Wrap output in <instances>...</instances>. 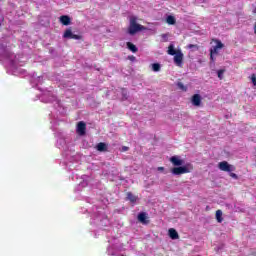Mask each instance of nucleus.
<instances>
[{
  "instance_id": "1",
  "label": "nucleus",
  "mask_w": 256,
  "mask_h": 256,
  "mask_svg": "<svg viewBox=\"0 0 256 256\" xmlns=\"http://www.w3.org/2000/svg\"><path fill=\"white\" fill-rule=\"evenodd\" d=\"M145 29V26L137 23V17L130 18V24L128 27L129 35H135L136 33H139V31H145Z\"/></svg>"
},
{
  "instance_id": "2",
  "label": "nucleus",
  "mask_w": 256,
  "mask_h": 256,
  "mask_svg": "<svg viewBox=\"0 0 256 256\" xmlns=\"http://www.w3.org/2000/svg\"><path fill=\"white\" fill-rule=\"evenodd\" d=\"M191 171H193V165L191 163L171 169L172 175H185V173H191Z\"/></svg>"
},
{
  "instance_id": "3",
  "label": "nucleus",
  "mask_w": 256,
  "mask_h": 256,
  "mask_svg": "<svg viewBox=\"0 0 256 256\" xmlns=\"http://www.w3.org/2000/svg\"><path fill=\"white\" fill-rule=\"evenodd\" d=\"M218 169H220V171H224L226 173H231V172L235 171L237 168L234 165L229 164V162H227V161H222V162L218 163Z\"/></svg>"
},
{
  "instance_id": "4",
  "label": "nucleus",
  "mask_w": 256,
  "mask_h": 256,
  "mask_svg": "<svg viewBox=\"0 0 256 256\" xmlns=\"http://www.w3.org/2000/svg\"><path fill=\"white\" fill-rule=\"evenodd\" d=\"M64 39H75L76 41H81L83 39L82 35L73 34V31H71V28H68L65 30L63 34Z\"/></svg>"
},
{
  "instance_id": "5",
  "label": "nucleus",
  "mask_w": 256,
  "mask_h": 256,
  "mask_svg": "<svg viewBox=\"0 0 256 256\" xmlns=\"http://www.w3.org/2000/svg\"><path fill=\"white\" fill-rule=\"evenodd\" d=\"M174 63L177 67H183V52L177 50V53L174 54Z\"/></svg>"
},
{
  "instance_id": "6",
  "label": "nucleus",
  "mask_w": 256,
  "mask_h": 256,
  "mask_svg": "<svg viewBox=\"0 0 256 256\" xmlns=\"http://www.w3.org/2000/svg\"><path fill=\"white\" fill-rule=\"evenodd\" d=\"M86 131H87V124L84 121L78 122L76 127V133H78L80 136H83L85 135Z\"/></svg>"
},
{
  "instance_id": "7",
  "label": "nucleus",
  "mask_w": 256,
  "mask_h": 256,
  "mask_svg": "<svg viewBox=\"0 0 256 256\" xmlns=\"http://www.w3.org/2000/svg\"><path fill=\"white\" fill-rule=\"evenodd\" d=\"M215 42H216V46H213L210 49V53L212 55H219V49H223V47H225V45L222 44L220 40H215Z\"/></svg>"
},
{
  "instance_id": "8",
  "label": "nucleus",
  "mask_w": 256,
  "mask_h": 256,
  "mask_svg": "<svg viewBox=\"0 0 256 256\" xmlns=\"http://www.w3.org/2000/svg\"><path fill=\"white\" fill-rule=\"evenodd\" d=\"M170 162L172 165H174V167H181V165L185 163V161H183V159H181L179 156H172L170 158Z\"/></svg>"
},
{
  "instance_id": "9",
  "label": "nucleus",
  "mask_w": 256,
  "mask_h": 256,
  "mask_svg": "<svg viewBox=\"0 0 256 256\" xmlns=\"http://www.w3.org/2000/svg\"><path fill=\"white\" fill-rule=\"evenodd\" d=\"M191 103H192V105H194V107H200L201 106V95L194 94L192 96Z\"/></svg>"
},
{
  "instance_id": "10",
  "label": "nucleus",
  "mask_w": 256,
  "mask_h": 256,
  "mask_svg": "<svg viewBox=\"0 0 256 256\" xmlns=\"http://www.w3.org/2000/svg\"><path fill=\"white\" fill-rule=\"evenodd\" d=\"M138 221L142 223L143 225H147L149 223V220H147V213L142 212L138 214Z\"/></svg>"
},
{
  "instance_id": "11",
  "label": "nucleus",
  "mask_w": 256,
  "mask_h": 256,
  "mask_svg": "<svg viewBox=\"0 0 256 256\" xmlns=\"http://www.w3.org/2000/svg\"><path fill=\"white\" fill-rule=\"evenodd\" d=\"M60 23L65 26L71 25V17H69L68 15L60 16Z\"/></svg>"
},
{
  "instance_id": "12",
  "label": "nucleus",
  "mask_w": 256,
  "mask_h": 256,
  "mask_svg": "<svg viewBox=\"0 0 256 256\" xmlns=\"http://www.w3.org/2000/svg\"><path fill=\"white\" fill-rule=\"evenodd\" d=\"M168 235H169L170 239H173V240L179 239V233L174 228H170L168 230Z\"/></svg>"
},
{
  "instance_id": "13",
  "label": "nucleus",
  "mask_w": 256,
  "mask_h": 256,
  "mask_svg": "<svg viewBox=\"0 0 256 256\" xmlns=\"http://www.w3.org/2000/svg\"><path fill=\"white\" fill-rule=\"evenodd\" d=\"M126 199L127 201H130V203H137V199L139 198L135 196L132 192H127Z\"/></svg>"
},
{
  "instance_id": "14",
  "label": "nucleus",
  "mask_w": 256,
  "mask_h": 256,
  "mask_svg": "<svg viewBox=\"0 0 256 256\" xmlns=\"http://www.w3.org/2000/svg\"><path fill=\"white\" fill-rule=\"evenodd\" d=\"M126 45L129 51H132V53H137V51H139V49H137V46H135V44L131 42H127Z\"/></svg>"
},
{
  "instance_id": "15",
  "label": "nucleus",
  "mask_w": 256,
  "mask_h": 256,
  "mask_svg": "<svg viewBox=\"0 0 256 256\" xmlns=\"http://www.w3.org/2000/svg\"><path fill=\"white\" fill-rule=\"evenodd\" d=\"M96 149L97 151H100V152L107 151V144L100 142L97 144Z\"/></svg>"
},
{
  "instance_id": "16",
  "label": "nucleus",
  "mask_w": 256,
  "mask_h": 256,
  "mask_svg": "<svg viewBox=\"0 0 256 256\" xmlns=\"http://www.w3.org/2000/svg\"><path fill=\"white\" fill-rule=\"evenodd\" d=\"M216 220L218 221V223H223V211H216Z\"/></svg>"
},
{
  "instance_id": "17",
  "label": "nucleus",
  "mask_w": 256,
  "mask_h": 256,
  "mask_svg": "<svg viewBox=\"0 0 256 256\" xmlns=\"http://www.w3.org/2000/svg\"><path fill=\"white\" fill-rule=\"evenodd\" d=\"M177 50H175V46L173 44H170L168 47V55H176Z\"/></svg>"
},
{
  "instance_id": "18",
  "label": "nucleus",
  "mask_w": 256,
  "mask_h": 256,
  "mask_svg": "<svg viewBox=\"0 0 256 256\" xmlns=\"http://www.w3.org/2000/svg\"><path fill=\"white\" fill-rule=\"evenodd\" d=\"M166 22L168 23V25H175L176 23V20H175V16H168L166 18Z\"/></svg>"
},
{
  "instance_id": "19",
  "label": "nucleus",
  "mask_w": 256,
  "mask_h": 256,
  "mask_svg": "<svg viewBox=\"0 0 256 256\" xmlns=\"http://www.w3.org/2000/svg\"><path fill=\"white\" fill-rule=\"evenodd\" d=\"M152 70L155 72L161 71V64H159V63L152 64Z\"/></svg>"
},
{
  "instance_id": "20",
  "label": "nucleus",
  "mask_w": 256,
  "mask_h": 256,
  "mask_svg": "<svg viewBox=\"0 0 256 256\" xmlns=\"http://www.w3.org/2000/svg\"><path fill=\"white\" fill-rule=\"evenodd\" d=\"M177 87L180 91H187V86H184L182 82H178Z\"/></svg>"
},
{
  "instance_id": "21",
  "label": "nucleus",
  "mask_w": 256,
  "mask_h": 256,
  "mask_svg": "<svg viewBox=\"0 0 256 256\" xmlns=\"http://www.w3.org/2000/svg\"><path fill=\"white\" fill-rule=\"evenodd\" d=\"M122 96H123V99H127L129 97L127 90L125 88L122 89Z\"/></svg>"
},
{
  "instance_id": "22",
  "label": "nucleus",
  "mask_w": 256,
  "mask_h": 256,
  "mask_svg": "<svg viewBox=\"0 0 256 256\" xmlns=\"http://www.w3.org/2000/svg\"><path fill=\"white\" fill-rule=\"evenodd\" d=\"M251 81H252L253 85H255V87H256V74L251 75Z\"/></svg>"
},
{
  "instance_id": "23",
  "label": "nucleus",
  "mask_w": 256,
  "mask_h": 256,
  "mask_svg": "<svg viewBox=\"0 0 256 256\" xmlns=\"http://www.w3.org/2000/svg\"><path fill=\"white\" fill-rule=\"evenodd\" d=\"M188 49H198L197 44H189Z\"/></svg>"
},
{
  "instance_id": "24",
  "label": "nucleus",
  "mask_w": 256,
  "mask_h": 256,
  "mask_svg": "<svg viewBox=\"0 0 256 256\" xmlns=\"http://www.w3.org/2000/svg\"><path fill=\"white\" fill-rule=\"evenodd\" d=\"M229 176L232 177V179H239V176L233 172H230Z\"/></svg>"
},
{
  "instance_id": "25",
  "label": "nucleus",
  "mask_w": 256,
  "mask_h": 256,
  "mask_svg": "<svg viewBox=\"0 0 256 256\" xmlns=\"http://www.w3.org/2000/svg\"><path fill=\"white\" fill-rule=\"evenodd\" d=\"M215 54H212V53H210V61L212 62V63H215V56H214Z\"/></svg>"
},
{
  "instance_id": "26",
  "label": "nucleus",
  "mask_w": 256,
  "mask_h": 256,
  "mask_svg": "<svg viewBox=\"0 0 256 256\" xmlns=\"http://www.w3.org/2000/svg\"><path fill=\"white\" fill-rule=\"evenodd\" d=\"M223 73H224L223 70H219V71H218V77H219L220 79H223Z\"/></svg>"
},
{
  "instance_id": "27",
  "label": "nucleus",
  "mask_w": 256,
  "mask_h": 256,
  "mask_svg": "<svg viewBox=\"0 0 256 256\" xmlns=\"http://www.w3.org/2000/svg\"><path fill=\"white\" fill-rule=\"evenodd\" d=\"M158 171H165L164 167H158Z\"/></svg>"
},
{
  "instance_id": "28",
  "label": "nucleus",
  "mask_w": 256,
  "mask_h": 256,
  "mask_svg": "<svg viewBox=\"0 0 256 256\" xmlns=\"http://www.w3.org/2000/svg\"><path fill=\"white\" fill-rule=\"evenodd\" d=\"M254 34L256 35V22L254 23Z\"/></svg>"
},
{
  "instance_id": "29",
  "label": "nucleus",
  "mask_w": 256,
  "mask_h": 256,
  "mask_svg": "<svg viewBox=\"0 0 256 256\" xmlns=\"http://www.w3.org/2000/svg\"><path fill=\"white\" fill-rule=\"evenodd\" d=\"M0 27H1V23H0Z\"/></svg>"
}]
</instances>
